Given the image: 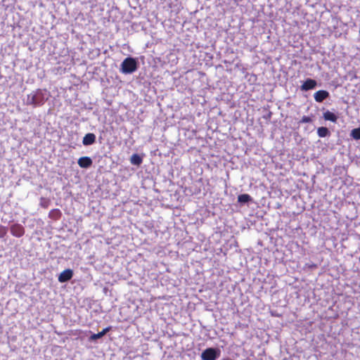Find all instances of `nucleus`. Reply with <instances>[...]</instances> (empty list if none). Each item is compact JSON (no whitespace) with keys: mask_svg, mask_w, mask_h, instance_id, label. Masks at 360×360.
I'll list each match as a JSON object with an SVG mask.
<instances>
[{"mask_svg":"<svg viewBox=\"0 0 360 360\" xmlns=\"http://www.w3.org/2000/svg\"><path fill=\"white\" fill-rule=\"evenodd\" d=\"M351 136L355 140L360 139V127L355 128L351 131Z\"/></svg>","mask_w":360,"mask_h":360,"instance_id":"16","label":"nucleus"},{"mask_svg":"<svg viewBox=\"0 0 360 360\" xmlns=\"http://www.w3.org/2000/svg\"><path fill=\"white\" fill-rule=\"evenodd\" d=\"M328 96H329V93L326 90H319V91H316L314 95L315 101L318 103L323 102Z\"/></svg>","mask_w":360,"mask_h":360,"instance_id":"7","label":"nucleus"},{"mask_svg":"<svg viewBox=\"0 0 360 360\" xmlns=\"http://www.w3.org/2000/svg\"><path fill=\"white\" fill-rule=\"evenodd\" d=\"M317 134L319 137L323 138V137H326V136L330 135V131L328 130V129L327 127H321L318 128Z\"/></svg>","mask_w":360,"mask_h":360,"instance_id":"13","label":"nucleus"},{"mask_svg":"<svg viewBox=\"0 0 360 360\" xmlns=\"http://www.w3.org/2000/svg\"><path fill=\"white\" fill-rule=\"evenodd\" d=\"M316 84L317 83L316 80L312 79H307L301 85L300 88L302 91H308L314 89Z\"/></svg>","mask_w":360,"mask_h":360,"instance_id":"6","label":"nucleus"},{"mask_svg":"<svg viewBox=\"0 0 360 360\" xmlns=\"http://www.w3.org/2000/svg\"><path fill=\"white\" fill-rule=\"evenodd\" d=\"M252 200V198L249 194H240L238 196V202L240 203H248Z\"/></svg>","mask_w":360,"mask_h":360,"instance_id":"12","label":"nucleus"},{"mask_svg":"<svg viewBox=\"0 0 360 360\" xmlns=\"http://www.w3.org/2000/svg\"><path fill=\"white\" fill-rule=\"evenodd\" d=\"M359 262H360V257H359Z\"/></svg>","mask_w":360,"mask_h":360,"instance_id":"19","label":"nucleus"},{"mask_svg":"<svg viewBox=\"0 0 360 360\" xmlns=\"http://www.w3.org/2000/svg\"><path fill=\"white\" fill-rule=\"evenodd\" d=\"M73 276V271L67 269L63 271L58 276V280L60 283H65L70 281Z\"/></svg>","mask_w":360,"mask_h":360,"instance_id":"4","label":"nucleus"},{"mask_svg":"<svg viewBox=\"0 0 360 360\" xmlns=\"http://www.w3.org/2000/svg\"><path fill=\"white\" fill-rule=\"evenodd\" d=\"M11 233L13 236L20 238L25 234V229L22 225L15 224L11 226Z\"/></svg>","mask_w":360,"mask_h":360,"instance_id":"5","label":"nucleus"},{"mask_svg":"<svg viewBox=\"0 0 360 360\" xmlns=\"http://www.w3.org/2000/svg\"><path fill=\"white\" fill-rule=\"evenodd\" d=\"M323 117L325 120L330 121L332 122H336L338 120V116L329 110L323 112Z\"/></svg>","mask_w":360,"mask_h":360,"instance_id":"11","label":"nucleus"},{"mask_svg":"<svg viewBox=\"0 0 360 360\" xmlns=\"http://www.w3.org/2000/svg\"><path fill=\"white\" fill-rule=\"evenodd\" d=\"M78 165L82 168H89L92 165V160L87 156L82 157L78 160Z\"/></svg>","mask_w":360,"mask_h":360,"instance_id":"8","label":"nucleus"},{"mask_svg":"<svg viewBox=\"0 0 360 360\" xmlns=\"http://www.w3.org/2000/svg\"><path fill=\"white\" fill-rule=\"evenodd\" d=\"M312 122V119L309 116H303L300 121V123H310Z\"/></svg>","mask_w":360,"mask_h":360,"instance_id":"18","label":"nucleus"},{"mask_svg":"<svg viewBox=\"0 0 360 360\" xmlns=\"http://www.w3.org/2000/svg\"><path fill=\"white\" fill-rule=\"evenodd\" d=\"M49 216L51 219L58 220L61 216V212L58 209H53L49 212Z\"/></svg>","mask_w":360,"mask_h":360,"instance_id":"15","label":"nucleus"},{"mask_svg":"<svg viewBox=\"0 0 360 360\" xmlns=\"http://www.w3.org/2000/svg\"><path fill=\"white\" fill-rule=\"evenodd\" d=\"M138 68V63L135 58L131 57L126 58L121 63V72L124 74H131Z\"/></svg>","mask_w":360,"mask_h":360,"instance_id":"1","label":"nucleus"},{"mask_svg":"<svg viewBox=\"0 0 360 360\" xmlns=\"http://www.w3.org/2000/svg\"><path fill=\"white\" fill-rule=\"evenodd\" d=\"M131 163L134 165H140L142 163V158L138 154H134L130 158Z\"/></svg>","mask_w":360,"mask_h":360,"instance_id":"14","label":"nucleus"},{"mask_svg":"<svg viewBox=\"0 0 360 360\" xmlns=\"http://www.w3.org/2000/svg\"><path fill=\"white\" fill-rule=\"evenodd\" d=\"M111 330V327L110 326H108L104 329H103L102 331L96 333V334H93L90 336L89 338V340L90 341H94V340H96L99 338H101L103 336H104L108 332H109L110 330Z\"/></svg>","mask_w":360,"mask_h":360,"instance_id":"10","label":"nucleus"},{"mask_svg":"<svg viewBox=\"0 0 360 360\" xmlns=\"http://www.w3.org/2000/svg\"><path fill=\"white\" fill-rule=\"evenodd\" d=\"M96 142V135L93 133L86 134L82 140V143L84 146H90Z\"/></svg>","mask_w":360,"mask_h":360,"instance_id":"9","label":"nucleus"},{"mask_svg":"<svg viewBox=\"0 0 360 360\" xmlns=\"http://www.w3.org/2000/svg\"><path fill=\"white\" fill-rule=\"evenodd\" d=\"M26 104L34 107L42 105L44 104L42 95L38 92L28 94Z\"/></svg>","mask_w":360,"mask_h":360,"instance_id":"2","label":"nucleus"},{"mask_svg":"<svg viewBox=\"0 0 360 360\" xmlns=\"http://www.w3.org/2000/svg\"><path fill=\"white\" fill-rule=\"evenodd\" d=\"M220 355V351L214 348H207L201 354L202 360H216Z\"/></svg>","mask_w":360,"mask_h":360,"instance_id":"3","label":"nucleus"},{"mask_svg":"<svg viewBox=\"0 0 360 360\" xmlns=\"http://www.w3.org/2000/svg\"><path fill=\"white\" fill-rule=\"evenodd\" d=\"M8 232L7 227L0 225V238H4Z\"/></svg>","mask_w":360,"mask_h":360,"instance_id":"17","label":"nucleus"}]
</instances>
